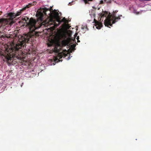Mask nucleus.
<instances>
[{
  "instance_id": "nucleus-7",
  "label": "nucleus",
  "mask_w": 151,
  "mask_h": 151,
  "mask_svg": "<svg viewBox=\"0 0 151 151\" xmlns=\"http://www.w3.org/2000/svg\"><path fill=\"white\" fill-rule=\"evenodd\" d=\"M94 22L95 23V27H96V28L98 29H100L103 26L102 23L97 21V20L95 19H94Z\"/></svg>"
},
{
  "instance_id": "nucleus-2",
  "label": "nucleus",
  "mask_w": 151,
  "mask_h": 151,
  "mask_svg": "<svg viewBox=\"0 0 151 151\" xmlns=\"http://www.w3.org/2000/svg\"><path fill=\"white\" fill-rule=\"evenodd\" d=\"M30 42L19 41L17 44H13L11 45L9 49H6V52L3 51H0V56L6 59L7 63L9 65H14L17 63V57L20 54L18 52L21 50L22 47H24L26 43H29Z\"/></svg>"
},
{
  "instance_id": "nucleus-10",
  "label": "nucleus",
  "mask_w": 151,
  "mask_h": 151,
  "mask_svg": "<svg viewBox=\"0 0 151 151\" xmlns=\"http://www.w3.org/2000/svg\"><path fill=\"white\" fill-rule=\"evenodd\" d=\"M104 2L108 3L109 2V1H107V0H104V1L101 0L100 2V4H103V3H104Z\"/></svg>"
},
{
  "instance_id": "nucleus-19",
  "label": "nucleus",
  "mask_w": 151,
  "mask_h": 151,
  "mask_svg": "<svg viewBox=\"0 0 151 151\" xmlns=\"http://www.w3.org/2000/svg\"><path fill=\"white\" fill-rule=\"evenodd\" d=\"M63 51L65 52H66V50H64V51Z\"/></svg>"
},
{
  "instance_id": "nucleus-15",
  "label": "nucleus",
  "mask_w": 151,
  "mask_h": 151,
  "mask_svg": "<svg viewBox=\"0 0 151 151\" xmlns=\"http://www.w3.org/2000/svg\"><path fill=\"white\" fill-rule=\"evenodd\" d=\"M79 39V36L77 37V38H76V39L77 40V42H79V41L78 40Z\"/></svg>"
},
{
  "instance_id": "nucleus-8",
  "label": "nucleus",
  "mask_w": 151,
  "mask_h": 151,
  "mask_svg": "<svg viewBox=\"0 0 151 151\" xmlns=\"http://www.w3.org/2000/svg\"><path fill=\"white\" fill-rule=\"evenodd\" d=\"M111 15L110 14L108 15V12H107L103 11L102 13L101 14V17L102 18L104 17H107L109 16H111Z\"/></svg>"
},
{
  "instance_id": "nucleus-4",
  "label": "nucleus",
  "mask_w": 151,
  "mask_h": 151,
  "mask_svg": "<svg viewBox=\"0 0 151 151\" xmlns=\"http://www.w3.org/2000/svg\"><path fill=\"white\" fill-rule=\"evenodd\" d=\"M8 24L9 21L7 19L4 18L0 19V38L3 41L6 40L10 38V37L9 36L1 35L2 32L4 30L5 28L6 27V26Z\"/></svg>"
},
{
  "instance_id": "nucleus-13",
  "label": "nucleus",
  "mask_w": 151,
  "mask_h": 151,
  "mask_svg": "<svg viewBox=\"0 0 151 151\" xmlns=\"http://www.w3.org/2000/svg\"><path fill=\"white\" fill-rule=\"evenodd\" d=\"M70 47H71V49H74V48H75V45H71V46H70Z\"/></svg>"
},
{
  "instance_id": "nucleus-17",
  "label": "nucleus",
  "mask_w": 151,
  "mask_h": 151,
  "mask_svg": "<svg viewBox=\"0 0 151 151\" xmlns=\"http://www.w3.org/2000/svg\"><path fill=\"white\" fill-rule=\"evenodd\" d=\"M2 13V12L0 11V15H1V14Z\"/></svg>"
},
{
  "instance_id": "nucleus-12",
  "label": "nucleus",
  "mask_w": 151,
  "mask_h": 151,
  "mask_svg": "<svg viewBox=\"0 0 151 151\" xmlns=\"http://www.w3.org/2000/svg\"><path fill=\"white\" fill-rule=\"evenodd\" d=\"M53 13L54 14L55 16H58V13L55 10H54L52 11Z\"/></svg>"
},
{
  "instance_id": "nucleus-3",
  "label": "nucleus",
  "mask_w": 151,
  "mask_h": 151,
  "mask_svg": "<svg viewBox=\"0 0 151 151\" xmlns=\"http://www.w3.org/2000/svg\"><path fill=\"white\" fill-rule=\"evenodd\" d=\"M122 17V15H119L118 17H115V14L114 13L112 14L110 16H108L106 17V19L104 20V24L105 26L108 27L109 26H112V24L116 22L117 21L120 19V17Z\"/></svg>"
},
{
  "instance_id": "nucleus-11",
  "label": "nucleus",
  "mask_w": 151,
  "mask_h": 151,
  "mask_svg": "<svg viewBox=\"0 0 151 151\" xmlns=\"http://www.w3.org/2000/svg\"><path fill=\"white\" fill-rule=\"evenodd\" d=\"M93 0H83V2L85 3V4H89V1H93Z\"/></svg>"
},
{
  "instance_id": "nucleus-6",
  "label": "nucleus",
  "mask_w": 151,
  "mask_h": 151,
  "mask_svg": "<svg viewBox=\"0 0 151 151\" xmlns=\"http://www.w3.org/2000/svg\"><path fill=\"white\" fill-rule=\"evenodd\" d=\"M54 50L55 51V52L58 53H59V57H58V58H59V59L62 58V57H63L62 55H63L64 57L66 56V54L65 53H64V52H63L61 53H59V50L57 49L56 46L55 47Z\"/></svg>"
},
{
  "instance_id": "nucleus-18",
  "label": "nucleus",
  "mask_w": 151,
  "mask_h": 151,
  "mask_svg": "<svg viewBox=\"0 0 151 151\" xmlns=\"http://www.w3.org/2000/svg\"><path fill=\"white\" fill-rule=\"evenodd\" d=\"M51 45H52V44L49 45H48V46H51Z\"/></svg>"
},
{
  "instance_id": "nucleus-1",
  "label": "nucleus",
  "mask_w": 151,
  "mask_h": 151,
  "mask_svg": "<svg viewBox=\"0 0 151 151\" xmlns=\"http://www.w3.org/2000/svg\"><path fill=\"white\" fill-rule=\"evenodd\" d=\"M48 11H50L48 15H50L51 9H49L44 8L37 11L36 14V17H37V21L32 17L30 18L29 19V18L27 17H24L22 18V23L27 24L29 28V32L24 36H21L19 41L31 42L32 40L31 38L32 37H36L38 36V32L36 30L42 26V24L41 23L42 22L43 17L44 15L47 16L46 12Z\"/></svg>"
},
{
  "instance_id": "nucleus-9",
  "label": "nucleus",
  "mask_w": 151,
  "mask_h": 151,
  "mask_svg": "<svg viewBox=\"0 0 151 151\" xmlns=\"http://www.w3.org/2000/svg\"><path fill=\"white\" fill-rule=\"evenodd\" d=\"M61 22H64V24H66L68 23V21L65 19V18L64 17L61 20Z\"/></svg>"
},
{
  "instance_id": "nucleus-5",
  "label": "nucleus",
  "mask_w": 151,
  "mask_h": 151,
  "mask_svg": "<svg viewBox=\"0 0 151 151\" xmlns=\"http://www.w3.org/2000/svg\"><path fill=\"white\" fill-rule=\"evenodd\" d=\"M34 5L33 3H31L28 5H27L26 6L22 8V9L20 10L19 12H18L16 13H13L12 12H10L8 14V17L9 18V20H12L14 18H15L16 17H17L22 13V12L24 11L26 9L30 7V6Z\"/></svg>"
},
{
  "instance_id": "nucleus-14",
  "label": "nucleus",
  "mask_w": 151,
  "mask_h": 151,
  "mask_svg": "<svg viewBox=\"0 0 151 151\" xmlns=\"http://www.w3.org/2000/svg\"><path fill=\"white\" fill-rule=\"evenodd\" d=\"M134 13H135L136 14H139L140 13V12H136V11H134Z\"/></svg>"
},
{
  "instance_id": "nucleus-16",
  "label": "nucleus",
  "mask_w": 151,
  "mask_h": 151,
  "mask_svg": "<svg viewBox=\"0 0 151 151\" xmlns=\"http://www.w3.org/2000/svg\"><path fill=\"white\" fill-rule=\"evenodd\" d=\"M118 12V10H115V11H113V14L114 13L115 14V13H117Z\"/></svg>"
}]
</instances>
